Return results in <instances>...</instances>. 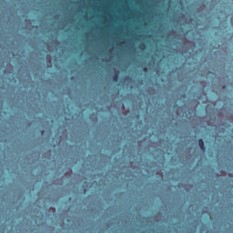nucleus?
Returning <instances> with one entry per match:
<instances>
[{
    "label": "nucleus",
    "mask_w": 233,
    "mask_h": 233,
    "mask_svg": "<svg viewBox=\"0 0 233 233\" xmlns=\"http://www.w3.org/2000/svg\"><path fill=\"white\" fill-rule=\"evenodd\" d=\"M198 145L203 152L207 150V147H205V142L203 141V138L198 139Z\"/></svg>",
    "instance_id": "1"
},
{
    "label": "nucleus",
    "mask_w": 233,
    "mask_h": 233,
    "mask_svg": "<svg viewBox=\"0 0 233 233\" xmlns=\"http://www.w3.org/2000/svg\"><path fill=\"white\" fill-rule=\"evenodd\" d=\"M140 48H145V44L140 45Z\"/></svg>",
    "instance_id": "3"
},
{
    "label": "nucleus",
    "mask_w": 233,
    "mask_h": 233,
    "mask_svg": "<svg viewBox=\"0 0 233 233\" xmlns=\"http://www.w3.org/2000/svg\"><path fill=\"white\" fill-rule=\"evenodd\" d=\"M113 81H115V83H117V81H119V75H115L114 76H113Z\"/></svg>",
    "instance_id": "2"
}]
</instances>
